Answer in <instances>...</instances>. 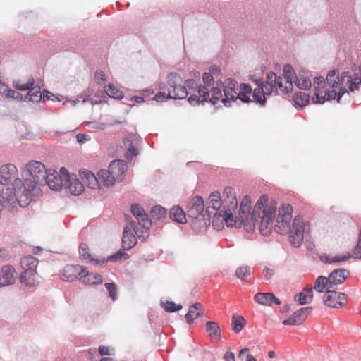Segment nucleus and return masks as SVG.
I'll list each match as a JSON object with an SVG mask.
<instances>
[{"label":"nucleus","mask_w":361,"mask_h":361,"mask_svg":"<svg viewBox=\"0 0 361 361\" xmlns=\"http://www.w3.org/2000/svg\"><path fill=\"white\" fill-rule=\"evenodd\" d=\"M361 84V78L355 76L352 78L348 71L343 72L339 76L338 71L333 70L328 73L326 80L323 77L314 78V93L312 96V101L314 104H323L326 101L337 99L338 102L342 96L351 92L357 90Z\"/></svg>","instance_id":"obj_1"},{"label":"nucleus","mask_w":361,"mask_h":361,"mask_svg":"<svg viewBox=\"0 0 361 361\" xmlns=\"http://www.w3.org/2000/svg\"><path fill=\"white\" fill-rule=\"evenodd\" d=\"M168 97L173 99H183L188 95V102L196 105L207 100L209 93L206 86H198L195 80H186L183 85V79L177 73H171L166 78Z\"/></svg>","instance_id":"obj_2"},{"label":"nucleus","mask_w":361,"mask_h":361,"mask_svg":"<svg viewBox=\"0 0 361 361\" xmlns=\"http://www.w3.org/2000/svg\"><path fill=\"white\" fill-rule=\"evenodd\" d=\"M277 203L264 195L257 200L252 214L255 222L259 223V231L263 235H269L272 231L276 217Z\"/></svg>","instance_id":"obj_3"},{"label":"nucleus","mask_w":361,"mask_h":361,"mask_svg":"<svg viewBox=\"0 0 361 361\" xmlns=\"http://www.w3.org/2000/svg\"><path fill=\"white\" fill-rule=\"evenodd\" d=\"M222 201L220 192L218 191L213 192L207 202L206 212L209 214L214 212V216L222 217L228 226H233L237 225V221L234 220L231 209H221Z\"/></svg>","instance_id":"obj_4"},{"label":"nucleus","mask_w":361,"mask_h":361,"mask_svg":"<svg viewBox=\"0 0 361 361\" xmlns=\"http://www.w3.org/2000/svg\"><path fill=\"white\" fill-rule=\"evenodd\" d=\"M27 171L30 178H26L25 185L29 188L35 189L37 185H44L48 171L45 166L39 161H31L26 165Z\"/></svg>","instance_id":"obj_5"},{"label":"nucleus","mask_w":361,"mask_h":361,"mask_svg":"<svg viewBox=\"0 0 361 361\" xmlns=\"http://www.w3.org/2000/svg\"><path fill=\"white\" fill-rule=\"evenodd\" d=\"M288 78L277 76L274 72H270L267 77L264 90L265 93H271L274 90L279 94H287L293 90V82Z\"/></svg>","instance_id":"obj_6"},{"label":"nucleus","mask_w":361,"mask_h":361,"mask_svg":"<svg viewBox=\"0 0 361 361\" xmlns=\"http://www.w3.org/2000/svg\"><path fill=\"white\" fill-rule=\"evenodd\" d=\"M292 214L293 207L290 204H285L279 208L274 226V229L277 233L284 235L290 231Z\"/></svg>","instance_id":"obj_7"},{"label":"nucleus","mask_w":361,"mask_h":361,"mask_svg":"<svg viewBox=\"0 0 361 361\" xmlns=\"http://www.w3.org/2000/svg\"><path fill=\"white\" fill-rule=\"evenodd\" d=\"M310 226L304 221L301 216H296L293 223L292 230L290 231V241L295 247L300 246L305 233L310 232Z\"/></svg>","instance_id":"obj_8"},{"label":"nucleus","mask_w":361,"mask_h":361,"mask_svg":"<svg viewBox=\"0 0 361 361\" xmlns=\"http://www.w3.org/2000/svg\"><path fill=\"white\" fill-rule=\"evenodd\" d=\"M238 82L231 79L228 78L225 80L224 85V95L222 102L226 106H230L231 102L238 99Z\"/></svg>","instance_id":"obj_9"},{"label":"nucleus","mask_w":361,"mask_h":361,"mask_svg":"<svg viewBox=\"0 0 361 361\" xmlns=\"http://www.w3.org/2000/svg\"><path fill=\"white\" fill-rule=\"evenodd\" d=\"M351 257L356 258V259H361V230L360 231V233H359V238H358L357 243L355 249L353 251L352 255L348 252L346 255H344L341 257H340V256L331 257L328 255H324L322 257V260L326 263L341 262L347 261Z\"/></svg>","instance_id":"obj_10"},{"label":"nucleus","mask_w":361,"mask_h":361,"mask_svg":"<svg viewBox=\"0 0 361 361\" xmlns=\"http://www.w3.org/2000/svg\"><path fill=\"white\" fill-rule=\"evenodd\" d=\"M0 196L10 205L15 203V188L9 178L0 176Z\"/></svg>","instance_id":"obj_11"},{"label":"nucleus","mask_w":361,"mask_h":361,"mask_svg":"<svg viewBox=\"0 0 361 361\" xmlns=\"http://www.w3.org/2000/svg\"><path fill=\"white\" fill-rule=\"evenodd\" d=\"M350 276V273L345 269L334 270L329 276V286H328L329 293H336V288L334 287L337 284L343 283Z\"/></svg>","instance_id":"obj_12"},{"label":"nucleus","mask_w":361,"mask_h":361,"mask_svg":"<svg viewBox=\"0 0 361 361\" xmlns=\"http://www.w3.org/2000/svg\"><path fill=\"white\" fill-rule=\"evenodd\" d=\"M140 142L139 135L135 133H128L123 138V145L127 149V152L125 154L126 159L131 158L138 154L137 146Z\"/></svg>","instance_id":"obj_13"},{"label":"nucleus","mask_w":361,"mask_h":361,"mask_svg":"<svg viewBox=\"0 0 361 361\" xmlns=\"http://www.w3.org/2000/svg\"><path fill=\"white\" fill-rule=\"evenodd\" d=\"M312 310V307H302L296 310L288 319L283 321V325H300L305 322L308 314Z\"/></svg>","instance_id":"obj_14"},{"label":"nucleus","mask_w":361,"mask_h":361,"mask_svg":"<svg viewBox=\"0 0 361 361\" xmlns=\"http://www.w3.org/2000/svg\"><path fill=\"white\" fill-rule=\"evenodd\" d=\"M83 273L84 267L78 264H68L63 269L61 276L63 280L71 281L76 279H79V278H81V275Z\"/></svg>","instance_id":"obj_15"},{"label":"nucleus","mask_w":361,"mask_h":361,"mask_svg":"<svg viewBox=\"0 0 361 361\" xmlns=\"http://www.w3.org/2000/svg\"><path fill=\"white\" fill-rule=\"evenodd\" d=\"M204 209L203 198L200 196L193 197L188 204V215L193 219H197L202 214Z\"/></svg>","instance_id":"obj_16"},{"label":"nucleus","mask_w":361,"mask_h":361,"mask_svg":"<svg viewBox=\"0 0 361 361\" xmlns=\"http://www.w3.org/2000/svg\"><path fill=\"white\" fill-rule=\"evenodd\" d=\"M64 184L63 178L59 176V173L55 169H49L46 182L43 185H48L53 190H59Z\"/></svg>","instance_id":"obj_17"},{"label":"nucleus","mask_w":361,"mask_h":361,"mask_svg":"<svg viewBox=\"0 0 361 361\" xmlns=\"http://www.w3.org/2000/svg\"><path fill=\"white\" fill-rule=\"evenodd\" d=\"M323 302L331 308H341L347 302L346 295H324Z\"/></svg>","instance_id":"obj_18"},{"label":"nucleus","mask_w":361,"mask_h":361,"mask_svg":"<svg viewBox=\"0 0 361 361\" xmlns=\"http://www.w3.org/2000/svg\"><path fill=\"white\" fill-rule=\"evenodd\" d=\"M251 209V199L248 195H245L243 197L240 206V212H239V219L237 220V225L235 226H240V225L244 223L249 216Z\"/></svg>","instance_id":"obj_19"},{"label":"nucleus","mask_w":361,"mask_h":361,"mask_svg":"<svg viewBox=\"0 0 361 361\" xmlns=\"http://www.w3.org/2000/svg\"><path fill=\"white\" fill-rule=\"evenodd\" d=\"M127 169L126 163L121 160H114L111 162L109 170L116 180H122L123 175Z\"/></svg>","instance_id":"obj_20"},{"label":"nucleus","mask_w":361,"mask_h":361,"mask_svg":"<svg viewBox=\"0 0 361 361\" xmlns=\"http://www.w3.org/2000/svg\"><path fill=\"white\" fill-rule=\"evenodd\" d=\"M34 190L35 189L27 188L25 183L23 190L21 192L18 191L16 194L15 193L14 197H16L20 206L26 207L30 203L33 196L32 191Z\"/></svg>","instance_id":"obj_21"},{"label":"nucleus","mask_w":361,"mask_h":361,"mask_svg":"<svg viewBox=\"0 0 361 361\" xmlns=\"http://www.w3.org/2000/svg\"><path fill=\"white\" fill-rule=\"evenodd\" d=\"M137 244V238L135 236L131 228L128 226L123 229L122 237V247L124 250H129Z\"/></svg>","instance_id":"obj_22"},{"label":"nucleus","mask_w":361,"mask_h":361,"mask_svg":"<svg viewBox=\"0 0 361 361\" xmlns=\"http://www.w3.org/2000/svg\"><path fill=\"white\" fill-rule=\"evenodd\" d=\"M80 176L82 180L84 182V184L87 185V187L95 189L99 188V177L97 178L93 173L90 171H82L80 172Z\"/></svg>","instance_id":"obj_23"},{"label":"nucleus","mask_w":361,"mask_h":361,"mask_svg":"<svg viewBox=\"0 0 361 361\" xmlns=\"http://www.w3.org/2000/svg\"><path fill=\"white\" fill-rule=\"evenodd\" d=\"M20 283L29 287H35L38 286L39 283L37 271H32L22 272L20 276Z\"/></svg>","instance_id":"obj_24"},{"label":"nucleus","mask_w":361,"mask_h":361,"mask_svg":"<svg viewBox=\"0 0 361 361\" xmlns=\"http://www.w3.org/2000/svg\"><path fill=\"white\" fill-rule=\"evenodd\" d=\"M256 84L258 87L253 90L252 96L255 102L264 105L266 102V95H269L271 93H265L264 91H263L265 87V82L260 80H257Z\"/></svg>","instance_id":"obj_25"},{"label":"nucleus","mask_w":361,"mask_h":361,"mask_svg":"<svg viewBox=\"0 0 361 361\" xmlns=\"http://www.w3.org/2000/svg\"><path fill=\"white\" fill-rule=\"evenodd\" d=\"M79 281L86 285H94L101 283L102 282V277L98 274L90 273L84 267V273L82 274L81 278H79Z\"/></svg>","instance_id":"obj_26"},{"label":"nucleus","mask_w":361,"mask_h":361,"mask_svg":"<svg viewBox=\"0 0 361 361\" xmlns=\"http://www.w3.org/2000/svg\"><path fill=\"white\" fill-rule=\"evenodd\" d=\"M131 212L137 219L138 224H145V226H151V221L147 217V214L138 204H133L131 207Z\"/></svg>","instance_id":"obj_27"},{"label":"nucleus","mask_w":361,"mask_h":361,"mask_svg":"<svg viewBox=\"0 0 361 361\" xmlns=\"http://www.w3.org/2000/svg\"><path fill=\"white\" fill-rule=\"evenodd\" d=\"M1 272V283L3 286L13 283L16 271L13 267L9 265L4 266L2 267Z\"/></svg>","instance_id":"obj_28"},{"label":"nucleus","mask_w":361,"mask_h":361,"mask_svg":"<svg viewBox=\"0 0 361 361\" xmlns=\"http://www.w3.org/2000/svg\"><path fill=\"white\" fill-rule=\"evenodd\" d=\"M38 263V259L32 255L25 256L20 259V266L24 270L23 272L27 271H37Z\"/></svg>","instance_id":"obj_29"},{"label":"nucleus","mask_w":361,"mask_h":361,"mask_svg":"<svg viewBox=\"0 0 361 361\" xmlns=\"http://www.w3.org/2000/svg\"><path fill=\"white\" fill-rule=\"evenodd\" d=\"M64 186L67 187L70 192L73 195H79L84 190V184L73 176L68 179L67 184H64Z\"/></svg>","instance_id":"obj_30"},{"label":"nucleus","mask_w":361,"mask_h":361,"mask_svg":"<svg viewBox=\"0 0 361 361\" xmlns=\"http://www.w3.org/2000/svg\"><path fill=\"white\" fill-rule=\"evenodd\" d=\"M254 300L261 305H280L281 302L275 295H255Z\"/></svg>","instance_id":"obj_31"},{"label":"nucleus","mask_w":361,"mask_h":361,"mask_svg":"<svg viewBox=\"0 0 361 361\" xmlns=\"http://www.w3.org/2000/svg\"><path fill=\"white\" fill-rule=\"evenodd\" d=\"M203 314L200 303H195L190 307L188 312L185 314V319L188 324H190L193 321Z\"/></svg>","instance_id":"obj_32"},{"label":"nucleus","mask_w":361,"mask_h":361,"mask_svg":"<svg viewBox=\"0 0 361 361\" xmlns=\"http://www.w3.org/2000/svg\"><path fill=\"white\" fill-rule=\"evenodd\" d=\"M223 196L226 203L229 204L228 209H231V210L236 208L238 202L233 188L231 187H226L223 192Z\"/></svg>","instance_id":"obj_33"},{"label":"nucleus","mask_w":361,"mask_h":361,"mask_svg":"<svg viewBox=\"0 0 361 361\" xmlns=\"http://www.w3.org/2000/svg\"><path fill=\"white\" fill-rule=\"evenodd\" d=\"M170 218L180 224H185L187 221L185 213L179 206H174L170 209Z\"/></svg>","instance_id":"obj_34"},{"label":"nucleus","mask_w":361,"mask_h":361,"mask_svg":"<svg viewBox=\"0 0 361 361\" xmlns=\"http://www.w3.org/2000/svg\"><path fill=\"white\" fill-rule=\"evenodd\" d=\"M97 176L99 181L102 182L103 184L107 187L113 185L116 181V178L114 177V176L111 175V173L109 169L100 170L98 172Z\"/></svg>","instance_id":"obj_35"},{"label":"nucleus","mask_w":361,"mask_h":361,"mask_svg":"<svg viewBox=\"0 0 361 361\" xmlns=\"http://www.w3.org/2000/svg\"><path fill=\"white\" fill-rule=\"evenodd\" d=\"M17 169L15 165L12 164H7L1 166V176L4 178H9L11 183L16 179Z\"/></svg>","instance_id":"obj_36"},{"label":"nucleus","mask_w":361,"mask_h":361,"mask_svg":"<svg viewBox=\"0 0 361 361\" xmlns=\"http://www.w3.org/2000/svg\"><path fill=\"white\" fill-rule=\"evenodd\" d=\"M206 331L210 338H221V329L216 322L209 321L206 322Z\"/></svg>","instance_id":"obj_37"},{"label":"nucleus","mask_w":361,"mask_h":361,"mask_svg":"<svg viewBox=\"0 0 361 361\" xmlns=\"http://www.w3.org/2000/svg\"><path fill=\"white\" fill-rule=\"evenodd\" d=\"M139 226L131 225L132 229L134 231L137 238L142 241H145L149 235V229L150 226H145L144 224H138Z\"/></svg>","instance_id":"obj_38"},{"label":"nucleus","mask_w":361,"mask_h":361,"mask_svg":"<svg viewBox=\"0 0 361 361\" xmlns=\"http://www.w3.org/2000/svg\"><path fill=\"white\" fill-rule=\"evenodd\" d=\"M308 75V73H302L296 76L295 83L300 89L307 90L311 87L312 82Z\"/></svg>","instance_id":"obj_39"},{"label":"nucleus","mask_w":361,"mask_h":361,"mask_svg":"<svg viewBox=\"0 0 361 361\" xmlns=\"http://www.w3.org/2000/svg\"><path fill=\"white\" fill-rule=\"evenodd\" d=\"M252 92L251 86L248 84H241L240 91L238 92V99L243 102H250L251 101L250 95Z\"/></svg>","instance_id":"obj_40"},{"label":"nucleus","mask_w":361,"mask_h":361,"mask_svg":"<svg viewBox=\"0 0 361 361\" xmlns=\"http://www.w3.org/2000/svg\"><path fill=\"white\" fill-rule=\"evenodd\" d=\"M293 100L295 105L303 107L310 102V96L303 92H299L294 94Z\"/></svg>","instance_id":"obj_41"},{"label":"nucleus","mask_w":361,"mask_h":361,"mask_svg":"<svg viewBox=\"0 0 361 361\" xmlns=\"http://www.w3.org/2000/svg\"><path fill=\"white\" fill-rule=\"evenodd\" d=\"M232 329L235 333H239L246 324V320L243 317L233 314L232 317Z\"/></svg>","instance_id":"obj_42"},{"label":"nucleus","mask_w":361,"mask_h":361,"mask_svg":"<svg viewBox=\"0 0 361 361\" xmlns=\"http://www.w3.org/2000/svg\"><path fill=\"white\" fill-rule=\"evenodd\" d=\"M104 91L109 97L116 99H121L123 97V92L112 84L105 85Z\"/></svg>","instance_id":"obj_43"},{"label":"nucleus","mask_w":361,"mask_h":361,"mask_svg":"<svg viewBox=\"0 0 361 361\" xmlns=\"http://www.w3.org/2000/svg\"><path fill=\"white\" fill-rule=\"evenodd\" d=\"M328 286H329V278H326L323 276H319L315 283L314 288L316 291L319 293H322L324 289L326 290V293H328Z\"/></svg>","instance_id":"obj_44"},{"label":"nucleus","mask_w":361,"mask_h":361,"mask_svg":"<svg viewBox=\"0 0 361 361\" xmlns=\"http://www.w3.org/2000/svg\"><path fill=\"white\" fill-rule=\"evenodd\" d=\"M161 306L167 312H178L183 308V306L180 304H176L172 301H164V300H161Z\"/></svg>","instance_id":"obj_45"},{"label":"nucleus","mask_w":361,"mask_h":361,"mask_svg":"<svg viewBox=\"0 0 361 361\" xmlns=\"http://www.w3.org/2000/svg\"><path fill=\"white\" fill-rule=\"evenodd\" d=\"M42 97V93L40 90H38L32 87L28 91L27 95L25 96V99L31 101L32 102H40Z\"/></svg>","instance_id":"obj_46"},{"label":"nucleus","mask_w":361,"mask_h":361,"mask_svg":"<svg viewBox=\"0 0 361 361\" xmlns=\"http://www.w3.org/2000/svg\"><path fill=\"white\" fill-rule=\"evenodd\" d=\"M220 86H221V84ZM222 98H224V95L223 96L221 93V87H213L211 90V98L209 101L213 104H215L218 100L221 99L222 101Z\"/></svg>","instance_id":"obj_47"},{"label":"nucleus","mask_w":361,"mask_h":361,"mask_svg":"<svg viewBox=\"0 0 361 361\" xmlns=\"http://www.w3.org/2000/svg\"><path fill=\"white\" fill-rule=\"evenodd\" d=\"M313 300V295H295L293 302L299 305L310 303Z\"/></svg>","instance_id":"obj_48"},{"label":"nucleus","mask_w":361,"mask_h":361,"mask_svg":"<svg viewBox=\"0 0 361 361\" xmlns=\"http://www.w3.org/2000/svg\"><path fill=\"white\" fill-rule=\"evenodd\" d=\"M35 80L32 77H30L27 82L23 83L21 81H18L14 83V87L16 89L19 90H30V88L34 85Z\"/></svg>","instance_id":"obj_49"},{"label":"nucleus","mask_w":361,"mask_h":361,"mask_svg":"<svg viewBox=\"0 0 361 361\" xmlns=\"http://www.w3.org/2000/svg\"><path fill=\"white\" fill-rule=\"evenodd\" d=\"M235 275L238 279H245L250 275V268L246 266L240 267L236 269Z\"/></svg>","instance_id":"obj_50"},{"label":"nucleus","mask_w":361,"mask_h":361,"mask_svg":"<svg viewBox=\"0 0 361 361\" xmlns=\"http://www.w3.org/2000/svg\"><path fill=\"white\" fill-rule=\"evenodd\" d=\"M79 253L81 258L89 260L91 255L88 252V246L85 243H81L79 247Z\"/></svg>","instance_id":"obj_51"},{"label":"nucleus","mask_w":361,"mask_h":361,"mask_svg":"<svg viewBox=\"0 0 361 361\" xmlns=\"http://www.w3.org/2000/svg\"><path fill=\"white\" fill-rule=\"evenodd\" d=\"M153 216L157 219L163 217L166 214V209L161 206H155L152 209L151 211Z\"/></svg>","instance_id":"obj_52"},{"label":"nucleus","mask_w":361,"mask_h":361,"mask_svg":"<svg viewBox=\"0 0 361 361\" xmlns=\"http://www.w3.org/2000/svg\"><path fill=\"white\" fill-rule=\"evenodd\" d=\"M95 80L97 84H103L106 80V77L104 71H97L94 75Z\"/></svg>","instance_id":"obj_53"},{"label":"nucleus","mask_w":361,"mask_h":361,"mask_svg":"<svg viewBox=\"0 0 361 361\" xmlns=\"http://www.w3.org/2000/svg\"><path fill=\"white\" fill-rule=\"evenodd\" d=\"M89 261L92 262L94 266L101 267H104L107 263V260L104 257L94 259L91 257Z\"/></svg>","instance_id":"obj_54"},{"label":"nucleus","mask_w":361,"mask_h":361,"mask_svg":"<svg viewBox=\"0 0 361 361\" xmlns=\"http://www.w3.org/2000/svg\"><path fill=\"white\" fill-rule=\"evenodd\" d=\"M59 176L63 178V180L65 184H67V181H68V179H70L72 177L65 167L61 168L60 174H59Z\"/></svg>","instance_id":"obj_55"},{"label":"nucleus","mask_w":361,"mask_h":361,"mask_svg":"<svg viewBox=\"0 0 361 361\" xmlns=\"http://www.w3.org/2000/svg\"><path fill=\"white\" fill-rule=\"evenodd\" d=\"M123 257H128V255L125 253L124 252H122L121 250L118 251L116 254L110 256L109 259L111 261H117L118 259H121Z\"/></svg>","instance_id":"obj_56"},{"label":"nucleus","mask_w":361,"mask_h":361,"mask_svg":"<svg viewBox=\"0 0 361 361\" xmlns=\"http://www.w3.org/2000/svg\"><path fill=\"white\" fill-rule=\"evenodd\" d=\"M168 99L171 98L168 97V93L166 94L165 92H159L154 97V99L157 102H163Z\"/></svg>","instance_id":"obj_57"},{"label":"nucleus","mask_w":361,"mask_h":361,"mask_svg":"<svg viewBox=\"0 0 361 361\" xmlns=\"http://www.w3.org/2000/svg\"><path fill=\"white\" fill-rule=\"evenodd\" d=\"M202 79H203V81L204 82V84L207 85H210L213 81H214V78H213V76L212 74H210L209 73H204L203 76H202Z\"/></svg>","instance_id":"obj_58"},{"label":"nucleus","mask_w":361,"mask_h":361,"mask_svg":"<svg viewBox=\"0 0 361 361\" xmlns=\"http://www.w3.org/2000/svg\"><path fill=\"white\" fill-rule=\"evenodd\" d=\"M77 141L80 143H85L90 140V135L87 134L79 133L76 135Z\"/></svg>","instance_id":"obj_59"},{"label":"nucleus","mask_w":361,"mask_h":361,"mask_svg":"<svg viewBox=\"0 0 361 361\" xmlns=\"http://www.w3.org/2000/svg\"><path fill=\"white\" fill-rule=\"evenodd\" d=\"M283 71L286 73V76L284 78H288L289 76V78H290L289 80H292L291 76H293V72L292 67L289 65H286L283 68Z\"/></svg>","instance_id":"obj_60"},{"label":"nucleus","mask_w":361,"mask_h":361,"mask_svg":"<svg viewBox=\"0 0 361 361\" xmlns=\"http://www.w3.org/2000/svg\"><path fill=\"white\" fill-rule=\"evenodd\" d=\"M274 270L270 268H264L263 269L264 277L267 279H270L274 275Z\"/></svg>","instance_id":"obj_61"},{"label":"nucleus","mask_w":361,"mask_h":361,"mask_svg":"<svg viewBox=\"0 0 361 361\" xmlns=\"http://www.w3.org/2000/svg\"><path fill=\"white\" fill-rule=\"evenodd\" d=\"M105 286L109 293H114L116 290V286L114 283H106Z\"/></svg>","instance_id":"obj_62"},{"label":"nucleus","mask_w":361,"mask_h":361,"mask_svg":"<svg viewBox=\"0 0 361 361\" xmlns=\"http://www.w3.org/2000/svg\"><path fill=\"white\" fill-rule=\"evenodd\" d=\"M6 97L9 98L18 99L20 96V93L13 90H8L6 92Z\"/></svg>","instance_id":"obj_63"},{"label":"nucleus","mask_w":361,"mask_h":361,"mask_svg":"<svg viewBox=\"0 0 361 361\" xmlns=\"http://www.w3.org/2000/svg\"><path fill=\"white\" fill-rule=\"evenodd\" d=\"M226 361H235V355L232 352L227 351L224 355Z\"/></svg>","instance_id":"obj_64"}]
</instances>
